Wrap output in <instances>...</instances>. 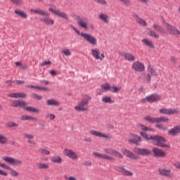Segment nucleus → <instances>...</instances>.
Instances as JSON below:
<instances>
[{
	"instance_id": "nucleus-21",
	"label": "nucleus",
	"mask_w": 180,
	"mask_h": 180,
	"mask_svg": "<svg viewBox=\"0 0 180 180\" xmlns=\"http://www.w3.org/2000/svg\"><path fill=\"white\" fill-rule=\"evenodd\" d=\"M122 57H124L125 60H127V61H130V62L136 61V56H134V55H133V53H131L122 52Z\"/></svg>"
},
{
	"instance_id": "nucleus-22",
	"label": "nucleus",
	"mask_w": 180,
	"mask_h": 180,
	"mask_svg": "<svg viewBox=\"0 0 180 180\" xmlns=\"http://www.w3.org/2000/svg\"><path fill=\"white\" fill-rule=\"evenodd\" d=\"M98 19L106 25H108V23L110 22V18H109V15L105 13H100L98 15Z\"/></svg>"
},
{
	"instance_id": "nucleus-6",
	"label": "nucleus",
	"mask_w": 180,
	"mask_h": 180,
	"mask_svg": "<svg viewBox=\"0 0 180 180\" xmlns=\"http://www.w3.org/2000/svg\"><path fill=\"white\" fill-rule=\"evenodd\" d=\"M91 53L92 57L95 60H99L100 61H103L105 58V53H101V51L98 48H94L91 49Z\"/></svg>"
},
{
	"instance_id": "nucleus-16",
	"label": "nucleus",
	"mask_w": 180,
	"mask_h": 180,
	"mask_svg": "<svg viewBox=\"0 0 180 180\" xmlns=\"http://www.w3.org/2000/svg\"><path fill=\"white\" fill-rule=\"evenodd\" d=\"M165 27H167V32H169V34H173L174 36H179L180 34L179 30L176 29L175 27L166 23Z\"/></svg>"
},
{
	"instance_id": "nucleus-61",
	"label": "nucleus",
	"mask_w": 180,
	"mask_h": 180,
	"mask_svg": "<svg viewBox=\"0 0 180 180\" xmlns=\"http://www.w3.org/2000/svg\"><path fill=\"white\" fill-rule=\"evenodd\" d=\"M0 167L1 168H4V169H11V167H9L5 164H3V163H0Z\"/></svg>"
},
{
	"instance_id": "nucleus-10",
	"label": "nucleus",
	"mask_w": 180,
	"mask_h": 180,
	"mask_svg": "<svg viewBox=\"0 0 180 180\" xmlns=\"http://www.w3.org/2000/svg\"><path fill=\"white\" fill-rule=\"evenodd\" d=\"M158 172L159 175L161 176H165L166 178H174V174L172 173V170L171 169L167 168H159L158 169Z\"/></svg>"
},
{
	"instance_id": "nucleus-42",
	"label": "nucleus",
	"mask_w": 180,
	"mask_h": 180,
	"mask_svg": "<svg viewBox=\"0 0 180 180\" xmlns=\"http://www.w3.org/2000/svg\"><path fill=\"white\" fill-rule=\"evenodd\" d=\"M156 127L159 130H162L163 131L168 130V127L165 126V124H160V122H158V124H156Z\"/></svg>"
},
{
	"instance_id": "nucleus-39",
	"label": "nucleus",
	"mask_w": 180,
	"mask_h": 180,
	"mask_svg": "<svg viewBox=\"0 0 180 180\" xmlns=\"http://www.w3.org/2000/svg\"><path fill=\"white\" fill-rule=\"evenodd\" d=\"M28 88H33L34 89H39V91H50V89L47 87H41L39 86H33V85H30L27 86Z\"/></svg>"
},
{
	"instance_id": "nucleus-34",
	"label": "nucleus",
	"mask_w": 180,
	"mask_h": 180,
	"mask_svg": "<svg viewBox=\"0 0 180 180\" xmlns=\"http://www.w3.org/2000/svg\"><path fill=\"white\" fill-rule=\"evenodd\" d=\"M153 29H155V30H157V32H159V33H161V34H167V32H165V30H164L160 25H158V24H153Z\"/></svg>"
},
{
	"instance_id": "nucleus-2",
	"label": "nucleus",
	"mask_w": 180,
	"mask_h": 180,
	"mask_svg": "<svg viewBox=\"0 0 180 180\" xmlns=\"http://www.w3.org/2000/svg\"><path fill=\"white\" fill-rule=\"evenodd\" d=\"M91 99L92 98L90 96L84 95L83 98L74 107L75 110L76 112H88L89 110L88 105Z\"/></svg>"
},
{
	"instance_id": "nucleus-3",
	"label": "nucleus",
	"mask_w": 180,
	"mask_h": 180,
	"mask_svg": "<svg viewBox=\"0 0 180 180\" xmlns=\"http://www.w3.org/2000/svg\"><path fill=\"white\" fill-rule=\"evenodd\" d=\"M167 140L164 136L153 135L152 143L153 146H158V147H168V145L165 144Z\"/></svg>"
},
{
	"instance_id": "nucleus-55",
	"label": "nucleus",
	"mask_w": 180,
	"mask_h": 180,
	"mask_svg": "<svg viewBox=\"0 0 180 180\" xmlns=\"http://www.w3.org/2000/svg\"><path fill=\"white\" fill-rule=\"evenodd\" d=\"M72 29L74 32H75V33H77L79 36H81L82 37V34H86V32H80L79 30H78V29H77L75 27H72Z\"/></svg>"
},
{
	"instance_id": "nucleus-38",
	"label": "nucleus",
	"mask_w": 180,
	"mask_h": 180,
	"mask_svg": "<svg viewBox=\"0 0 180 180\" xmlns=\"http://www.w3.org/2000/svg\"><path fill=\"white\" fill-rule=\"evenodd\" d=\"M140 134L143 139H146V140H153L154 135H148L146 132L141 131Z\"/></svg>"
},
{
	"instance_id": "nucleus-50",
	"label": "nucleus",
	"mask_w": 180,
	"mask_h": 180,
	"mask_svg": "<svg viewBox=\"0 0 180 180\" xmlns=\"http://www.w3.org/2000/svg\"><path fill=\"white\" fill-rule=\"evenodd\" d=\"M114 151L115 149L110 148L104 149V153H105V154H109L110 155H113Z\"/></svg>"
},
{
	"instance_id": "nucleus-25",
	"label": "nucleus",
	"mask_w": 180,
	"mask_h": 180,
	"mask_svg": "<svg viewBox=\"0 0 180 180\" xmlns=\"http://www.w3.org/2000/svg\"><path fill=\"white\" fill-rule=\"evenodd\" d=\"M169 136H176L180 134V125L174 126L172 129L168 130Z\"/></svg>"
},
{
	"instance_id": "nucleus-52",
	"label": "nucleus",
	"mask_w": 180,
	"mask_h": 180,
	"mask_svg": "<svg viewBox=\"0 0 180 180\" xmlns=\"http://www.w3.org/2000/svg\"><path fill=\"white\" fill-rule=\"evenodd\" d=\"M148 72L153 77H157V72L154 69H153V68H148Z\"/></svg>"
},
{
	"instance_id": "nucleus-48",
	"label": "nucleus",
	"mask_w": 180,
	"mask_h": 180,
	"mask_svg": "<svg viewBox=\"0 0 180 180\" xmlns=\"http://www.w3.org/2000/svg\"><path fill=\"white\" fill-rule=\"evenodd\" d=\"M119 1L125 6H130V5H131V1L130 0H119Z\"/></svg>"
},
{
	"instance_id": "nucleus-40",
	"label": "nucleus",
	"mask_w": 180,
	"mask_h": 180,
	"mask_svg": "<svg viewBox=\"0 0 180 180\" xmlns=\"http://www.w3.org/2000/svg\"><path fill=\"white\" fill-rule=\"evenodd\" d=\"M169 123V118L168 117H158V123Z\"/></svg>"
},
{
	"instance_id": "nucleus-62",
	"label": "nucleus",
	"mask_w": 180,
	"mask_h": 180,
	"mask_svg": "<svg viewBox=\"0 0 180 180\" xmlns=\"http://www.w3.org/2000/svg\"><path fill=\"white\" fill-rule=\"evenodd\" d=\"M25 137L26 139H28L29 140H32V139H34V136H33V135H32V134H26L25 135Z\"/></svg>"
},
{
	"instance_id": "nucleus-49",
	"label": "nucleus",
	"mask_w": 180,
	"mask_h": 180,
	"mask_svg": "<svg viewBox=\"0 0 180 180\" xmlns=\"http://www.w3.org/2000/svg\"><path fill=\"white\" fill-rule=\"evenodd\" d=\"M6 127H18L19 125L13 122H8L6 123Z\"/></svg>"
},
{
	"instance_id": "nucleus-4",
	"label": "nucleus",
	"mask_w": 180,
	"mask_h": 180,
	"mask_svg": "<svg viewBox=\"0 0 180 180\" xmlns=\"http://www.w3.org/2000/svg\"><path fill=\"white\" fill-rule=\"evenodd\" d=\"M72 18L77 20L78 26L84 29L85 30H88V19L85 18H81L77 14H72Z\"/></svg>"
},
{
	"instance_id": "nucleus-8",
	"label": "nucleus",
	"mask_w": 180,
	"mask_h": 180,
	"mask_svg": "<svg viewBox=\"0 0 180 180\" xmlns=\"http://www.w3.org/2000/svg\"><path fill=\"white\" fill-rule=\"evenodd\" d=\"M63 154L70 160H78L79 158V155L77 152L69 148H65Z\"/></svg>"
},
{
	"instance_id": "nucleus-5",
	"label": "nucleus",
	"mask_w": 180,
	"mask_h": 180,
	"mask_svg": "<svg viewBox=\"0 0 180 180\" xmlns=\"http://www.w3.org/2000/svg\"><path fill=\"white\" fill-rule=\"evenodd\" d=\"M131 69L135 71V72H144V71H146V65L144 63L137 60L132 63Z\"/></svg>"
},
{
	"instance_id": "nucleus-56",
	"label": "nucleus",
	"mask_w": 180,
	"mask_h": 180,
	"mask_svg": "<svg viewBox=\"0 0 180 180\" xmlns=\"http://www.w3.org/2000/svg\"><path fill=\"white\" fill-rule=\"evenodd\" d=\"M15 15H17L18 16H20L21 18H23V11L19 10V9H16L14 11Z\"/></svg>"
},
{
	"instance_id": "nucleus-30",
	"label": "nucleus",
	"mask_w": 180,
	"mask_h": 180,
	"mask_svg": "<svg viewBox=\"0 0 180 180\" xmlns=\"http://www.w3.org/2000/svg\"><path fill=\"white\" fill-rule=\"evenodd\" d=\"M13 108H22L23 106V101L19 100H14L11 102Z\"/></svg>"
},
{
	"instance_id": "nucleus-27",
	"label": "nucleus",
	"mask_w": 180,
	"mask_h": 180,
	"mask_svg": "<svg viewBox=\"0 0 180 180\" xmlns=\"http://www.w3.org/2000/svg\"><path fill=\"white\" fill-rule=\"evenodd\" d=\"M56 15L58 16V18L64 19L65 20H70V16L68 15V14L60 10H58V13H56Z\"/></svg>"
},
{
	"instance_id": "nucleus-35",
	"label": "nucleus",
	"mask_w": 180,
	"mask_h": 180,
	"mask_svg": "<svg viewBox=\"0 0 180 180\" xmlns=\"http://www.w3.org/2000/svg\"><path fill=\"white\" fill-rule=\"evenodd\" d=\"M145 120L148 123H158V117H153L150 115L145 117Z\"/></svg>"
},
{
	"instance_id": "nucleus-32",
	"label": "nucleus",
	"mask_w": 180,
	"mask_h": 180,
	"mask_svg": "<svg viewBox=\"0 0 180 180\" xmlns=\"http://www.w3.org/2000/svg\"><path fill=\"white\" fill-rule=\"evenodd\" d=\"M137 127L143 131H154V129L141 124H138Z\"/></svg>"
},
{
	"instance_id": "nucleus-13",
	"label": "nucleus",
	"mask_w": 180,
	"mask_h": 180,
	"mask_svg": "<svg viewBox=\"0 0 180 180\" xmlns=\"http://www.w3.org/2000/svg\"><path fill=\"white\" fill-rule=\"evenodd\" d=\"M82 37H83L84 40H86L89 44H91V46H96L98 44V39H96V37L90 34H82Z\"/></svg>"
},
{
	"instance_id": "nucleus-7",
	"label": "nucleus",
	"mask_w": 180,
	"mask_h": 180,
	"mask_svg": "<svg viewBox=\"0 0 180 180\" xmlns=\"http://www.w3.org/2000/svg\"><path fill=\"white\" fill-rule=\"evenodd\" d=\"M161 100V96L158 94H151L146 96L145 98L141 99V102L142 103H146V102H148L149 103H153L154 102H158V101Z\"/></svg>"
},
{
	"instance_id": "nucleus-9",
	"label": "nucleus",
	"mask_w": 180,
	"mask_h": 180,
	"mask_svg": "<svg viewBox=\"0 0 180 180\" xmlns=\"http://www.w3.org/2000/svg\"><path fill=\"white\" fill-rule=\"evenodd\" d=\"M89 134H91V136H94L95 137H99L100 139H105V140H109V139H112V136H110V135H109L108 134H105L94 129L89 131Z\"/></svg>"
},
{
	"instance_id": "nucleus-54",
	"label": "nucleus",
	"mask_w": 180,
	"mask_h": 180,
	"mask_svg": "<svg viewBox=\"0 0 180 180\" xmlns=\"http://www.w3.org/2000/svg\"><path fill=\"white\" fill-rule=\"evenodd\" d=\"M144 81H146L148 83L151 82V75H150V73H148L147 75H145Z\"/></svg>"
},
{
	"instance_id": "nucleus-57",
	"label": "nucleus",
	"mask_w": 180,
	"mask_h": 180,
	"mask_svg": "<svg viewBox=\"0 0 180 180\" xmlns=\"http://www.w3.org/2000/svg\"><path fill=\"white\" fill-rule=\"evenodd\" d=\"M62 53L66 56V57H68L71 56V51L70 49H65L62 51Z\"/></svg>"
},
{
	"instance_id": "nucleus-44",
	"label": "nucleus",
	"mask_w": 180,
	"mask_h": 180,
	"mask_svg": "<svg viewBox=\"0 0 180 180\" xmlns=\"http://www.w3.org/2000/svg\"><path fill=\"white\" fill-rule=\"evenodd\" d=\"M46 119H49V120H54L56 119V115L47 112L45 114Z\"/></svg>"
},
{
	"instance_id": "nucleus-20",
	"label": "nucleus",
	"mask_w": 180,
	"mask_h": 180,
	"mask_svg": "<svg viewBox=\"0 0 180 180\" xmlns=\"http://www.w3.org/2000/svg\"><path fill=\"white\" fill-rule=\"evenodd\" d=\"M23 109H25V110H26L27 112H29L30 113H37V114L40 113V109L33 106L26 105L25 103H23Z\"/></svg>"
},
{
	"instance_id": "nucleus-36",
	"label": "nucleus",
	"mask_w": 180,
	"mask_h": 180,
	"mask_svg": "<svg viewBox=\"0 0 180 180\" xmlns=\"http://www.w3.org/2000/svg\"><path fill=\"white\" fill-rule=\"evenodd\" d=\"M103 103H113L115 100L112 99L111 96H104L102 98Z\"/></svg>"
},
{
	"instance_id": "nucleus-31",
	"label": "nucleus",
	"mask_w": 180,
	"mask_h": 180,
	"mask_svg": "<svg viewBox=\"0 0 180 180\" xmlns=\"http://www.w3.org/2000/svg\"><path fill=\"white\" fill-rule=\"evenodd\" d=\"M8 98H14L18 99L19 98H23V93H11L7 95Z\"/></svg>"
},
{
	"instance_id": "nucleus-45",
	"label": "nucleus",
	"mask_w": 180,
	"mask_h": 180,
	"mask_svg": "<svg viewBox=\"0 0 180 180\" xmlns=\"http://www.w3.org/2000/svg\"><path fill=\"white\" fill-rule=\"evenodd\" d=\"M6 143H8V138L2 134H0V144H6Z\"/></svg>"
},
{
	"instance_id": "nucleus-43",
	"label": "nucleus",
	"mask_w": 180,
	"mask_h": 180,
	"mask_svg": "<svg viewBox=\"0 0 180 180\" xmlns=\"http://www.w3.org/2000/svg\"><path fill=\"white\" fill-rule=\"evenodd\" d=\"M23 120H29L30 122H37V118L26 115L23 116Z\"/></svg>"
},
{
	"instance_id": "nucleus-18",
	"label": "nucleus",
	"mask_w": 180,
	"mask_h": 180,
	"mask_svg": "<svg viewBox=\"0 0 180 180\" xmlns=\"http://www.w3.org/2000/svg\"><path fill=\"white\" fill-rule=\"evenodd\" d=\"M133 18L135 19L136 23L139 25L140 26H143L144 27H147L148 26V23H147V21L143 18H141L139 15L134 14Z\"/></svg>"
},
{
	"instance_id": "nucleus-23",
	"label": "nucleus",
	"mask_w": 180,
	"mask_h": 180,
	"mask_svg": "<svg viewBox=\"0 0 180 180\" xmlns=\"http://www.w3.org/2000/svg\"><path fill=\"white\" fill-rule=\"evenodd\" d=\"M93 155H94L95 157H98V158H101L102 160H107L108 161H113V157L109 156L108 155L94 152L93 153Z\"/></svg>"
},
{
	"instance_id": "nucleus-19",
	"label": "nucleus",
	"mask_w": 180,
	"mask_h": 180,
	"mask_svg": "<svg viewBox=\"0 0 180 180\" xmlns=\"http://www.w3.org/2000/svg\"><path fill=\"white\" fill-rule=\"evenodd\" d=\"M122 153L124 154V155L128 157V158H131V160H139V156L136 155L134 153L127 149H122Z\"/></svg>"
},
{
	"instance_id": "nucleus-59",
	"label": "nucleus",
	"mask_w": 180,
	"mask_h": 180,
	"mask_svg": "<svg viewBox=\"0 0 180 180\" xmlns=\"http://www.w3.org/2000/svg\"><path fill=\"white\" fill-rule=\"evenodd\" d=\"M33 98L34 99H36L37 101H40L43 98V97L39 94H33Z\"/></svg>"
},
{
	"instance_id": "nucleus-14",
	"label": "nucleus",
	"mask_w": 180,
	"mask_h": 180,
	"mask_svg": "<svg viewBox=\"0 0 180 180\" xmlns=\"http://www.w3.org/2000/svg\"><path fill=\"white\" fill-rule=\"evenodd\" d=\"M134 153H136V154H139V155H143V157L151 155V150L148 148H135L134 149Z\"/></svg>"
},
{
	"instance_id": "nucleus-33",
	"label": "nucleus",
	"mask_w": 180,
	"mask_h": 180,
	"mask_svg": "<svg viewBox=\"0 0 180 180\" xmlns=\"http://www.w3.org/2000/svg\"><path fill=\"white\" fill-rule=\"evenodd\" d=\"M148 30H149L148 32V36H150V37H153L154 39H160V34H158V32H156L153 30L149 29Z\"/></svg>"
},
{
	"instance_id": "nucleus-51",
	"label": "nucleus",
	"mask_w": 180,
	"mask_h": 180,
	"mask_svg": "<svg viewBox=\"0 0 180 180\" xmlns=\"http://www.w3.org/2000/svg\"><path fill=\"white\" fill-rule=\"evenodd\" d=\"M112 155H114V157H117L118 158H123V155L116 150H114Z\"/></svg>"
},
{
	"instance_id": "nucleus-37",
	"label": "nucleus",
	"mask_w": 180,
	"mask_h": 180,
	"mask_svg": "<svg viewBox=\"0 0 180 180\" xmlns=\"http://www.w3.org/2000/svg\"><path fill=\"white\" fill-rule=\"evenodd\" d=\"M37 165L39 169H49L50 168V166L47 163L38 162Z\"/></svg>"
},
{
	"instance_id": "nucleus-28",
	"label": "nucleus",
	"mask_w": 180,
	"mask_h": 180,
	"mask_svg": "<svg viewBox=\"0 0 180 180\" xmlns=\"http://www.w3.org/2000/svg\"><path fill=\"white\" fill-rule=\"evenodd\" d=\"M46 105L48 106H60V102L56 99H49L46 101Z\"/></svg>"
},
{
	"instance_id": "nucleus-64",
	"label": "nucleus",
	"mask_w": 180,
	"mask_h": 180,
	"mask_svg": "<svg viewBox=\"0 0 180 180\" xmlns=\"http://www.w3.org/2000/svg\"><path fill=\"white\" fill-rule=\"evenodd\" d=\"M6 84L8 86H12V85H13L14 83L11 80H8L6 82Z\"/></svg>"
},
{
	"instance_id": "nucleus-17",
	"label": "nucleus",
	"mask_w": 180,
	"mask_h": 180,
	"mask_svg": "<svg viewBox=\"0 0 180 180\" xmlns=\"http://www.w3.org/2000/svg\"><path fill=\"white\" fill-rule=\"evenodd\" d=\"M152 151L155 157L164 158L167 155V152L158 148H153Z\"/></svg>"
},
{
	"instance_id": "nucleus-41",
	"label": "nucleus",
	"mask_w": 180,
	"mask_h": 180,
	"mask_svg": "<svg viewBox=\"0 0 180 180\" xmlns=\"http://www.w3.org/2000/svg\"><path fill=\"white\" fill-rule=\"evenodd\" d=\"M39 153L40 154H43L44 155H50V150L47 148H40L39 149Z\"/></svg>"
},
{
	"instance_id": "nucleus-11",
	"label": "nucleus",
	"mask_w": 180,
	"mask_h": 180,
	"mask_svg": "<svg viewBox=\"0 0 180 180\" xmlns=\"http://www.w3.org/2000/svg\"><path fill=\"white\" fill-rule=\"evenodd\" d=\"M159 112L162 115H167L168 116L178 115L179 113V108H162L159 110Z\"/></svg>"
},
{
	"instance_id": "nucleus-1",
	"label": "nucleus",
	"mask_w": 180,
	"mask_h": 180,
	"mask_svg": "<svg viewBox=\"0 0 180 180\" xmlns=\"http://www.w3.org/2000/svg\"><path fill=\"white\" fill-rule=\"evenodd\" d=\"M30 12L31 13H34V15L44 16L40 18L39 20L45 23V25H48L49 26H53L54 25V20L49 16V12L39 8H31Z\"/></svg>"
},
{
	"instance_id": "nucleus-47",
	"label": "nucleus",
	"mask_w": 180,
	"mask_h": 180,
	"mask_svg": "<svg viewBox=\"0 0 180 180\" xmlns=\"http://www.w3.org/2000/svg\"><path fill=\"white\" fill-rule=\"evenodd\" d=\"M111 86L109 83H105L103 85H101L102 89H104L105 91H110Z\"/></svg>"
},
{
	"instance_id": "nucleus-53",
	"label": "nucleus",
	"mask_w": 180,
	"mask_h": 180,
	"mask_svg": "<svg viewBox=\"0 0 180 180\" xmlns=\"http://www.w3.org/2000/svg\"><path fill=\"white\" fill-rule=\"evenodd\" d=\"M8 169L10 170V174L12 176H18L19 175V173L18 172H16L15 169L11 168V167Z\"/></svg>"
},
{
	"instance_id": "nucleus-26",
	"label": "nucleus",
	"mask_w": 180,
	"mask_h": 180,
	"mask_svg": "<svg viewBox=\"0 0 180 180\" xmlns=\"http://www.w3.org/2000/svg\"><path fill=\"white\" fill-rule=\"evenodd\" d=\"M141 42L144 44V46H146V47H148L149 49H154V43H153V41L150 40L148 38H143L141 40Z\"/></svg>"
},
{
	"instance_id": "nucleus-58",
	"label": "nucleus",
	"mask_w": 180,
	"mask_h": 180,
	"mask_svg": "<svg viewBox=\"0 0 180 180\" xmlns=\"http://www.w3.org/2000/svg\"><path fill=\"white\" fill-rule=\"evenodd\" d=\"M49 12H51L52 13H54V15H57V13L58 12V10L56 9V8L50 7L49 8Z\"/></svg>"
},
{
	"instance_id": "nucleus-15",
	"label": "nucleus",
	"mask_w": 180,
	"mask_h": 180,
	"mask_svg": "<svg viewBox=\"0 0 180 180\" xmlns=\"http://www.w3.org/2000/svg\"><path fill=\"white\" fill-rule=\"evenodd\" d=\"M3 160L6 162H8V164H11V165H13L14 167H16V165H20V164H22V162H20V160L15 159L12 157L4 156L3 158Z\"/></svg>"
},
{
	"instance_id": "nucleus-12",
	"label": "nucleus",
	"mask_w": 180,
	"mask_h": 180,
	"mask_svg": "<svg viewBox=\"0 0 180 180\" xmlns=\"http://www.w3.org/2000/svg\"><path fill=\"white\" fill-rule=\"evenodd\" d=\"M128 142L139 146L141 143V137L138 134L130 133L129 135Z\"/></svg>"
},
{
	"instance_id": "nucleus-63",
	"label": "nucleus",
	"mask_w": 180,
	"mask_h": 180,
	"mask_svg": "<svg viewBox=\"0 0 180 180\" xmlns=\"http://www.w3.org/2000/svg\"><path fill=\"white\" fill-rule=\"evenodd\" d=\"M98 4H101V5H107L108 2L105 0H97Z\"/></svg>"
},
{
	"instance_id": "nucleus-60",
	"label": "nucleus",
	"mask_w": 180,
	"mask_h": 180,
	"mask_svg": "<svg viewBox=\"0 0 180 180\" xmlns=\"http://www.w3.org/2000/svg\"><path fill=\"white\" fill-rule=\"evenodd\" d=\"M46 65H51V61L48 60V61H44L42 63H41V67H44Z\"/></svg>"
},
{
	"instance_id": "nucleus-29",
	"label": "nucleus",
	"mask_w": 180,
	"mask_h": 180,
	"mask_svg": "<svg viewBox=\"0 0 180 180\" xmlns=\"http://www.w3.org/2000/svg\"><path fill=\"white\" fill-rule=\"evenodd\" d=\"M51 161L55 164H61L63 162V158L60 155H55L51 158Z\"/></svg>"
},
{
	"instance_id": "nucleus-46",
	"label": "nucleus",
	"mask_w": 180,
	"mask_h": 180,
	"mask_svg": "<svg viewBox=\"0 0 180 180\" xmlns=\"http://www.w3.org/2000/svg\"><path fill=\"white\" fill-rule=\"evenodd\" d=\"M110 91L112 92V94H116V92H120V91H122V87L111 86V89Z\"/></svg>"
},
{
	"instance_id": "nucleus-24",
	"label": "nucleus",
	"mask_w": 180,
	"mask_h": 180,
	"mask_svg": "<svg viewBox=\"0 0 180 180\" xmlns=\"http://www.w3.org/2000/svg\"><path fill=\"white\" fill-rule=\"evenodd\" d=\"M117 170L118 172H120L122 175H125L126 176H133V172H130L129 170L124 169V167H117Z\"/></svg>"
}]
</instances>
